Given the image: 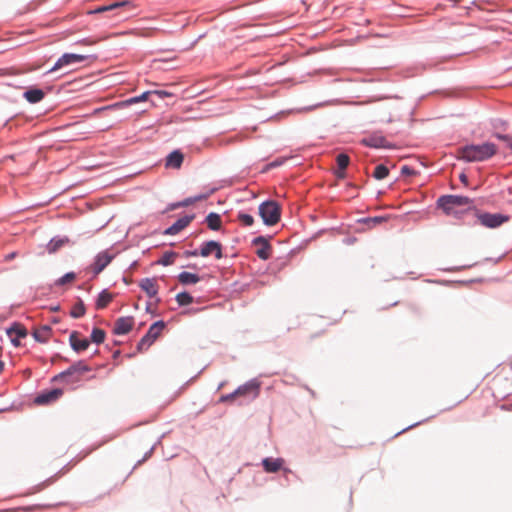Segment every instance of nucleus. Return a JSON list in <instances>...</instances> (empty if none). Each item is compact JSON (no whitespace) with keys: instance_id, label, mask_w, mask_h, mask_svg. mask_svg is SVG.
I'll use <instances>...</instances> for the list:
<instances>
[{"instance_id":"nucleus-8","label":"nucleus","mask_w":512,"mask_h":512,"mask_svg":"<svg viewBox=\"0 0 512 512\" xmlns=\"http://www.w3.org/2000/svg\"><path fill=\"white\" fill-rule=\"evenodd\" d=\"M214 254L216 259H221L222 255V246L217 241H208L203 243L200 248V252L194 251L191 253L192 256L201 255L202 257H208L209 255Z\"/></svg>"},{"instance_id":"nucleus-16","label":"nucleus","mask_w":512,"mask_h":512,"mask_svg":"<svg viewBox=\"0 0 512 512\" xmlns=\"http://www.w3.org/2000/svg\"><path fill=\"white\" fill-rule=\"evenodd\" d=\"M62 395V390L53 389L46 393H42L35 398V403L38 405L48 404L57 400Z\"/></svg>"},{"instance_id":"nucleus-39","label":"nucleus","mask_w":512,"mask_h":512,"mask_svg":"<svg viewBox=\"0 0 512 512\" xmlns=\"http://www.w3.org/2000/svg\"><path fill=\"white\" fill-rule=\"evenodd\" d=\"M401 174L404 176H413L416 174L415 170L407 165L401 167Z\"/></svg>"},{"instance_id":"nucleus-14","label":"nucleus","mask_w":512,"mask_h":512,"mask_svg":"<svg viewBox=\"0 0 512 512\" xmlns=\"http://www.w3.org/2000/svg\"><path fill=\"white\" fill-rule=\"evenodd\" d=\"M69 342L72 349L77 353L85 351L90 344L87 338H80L79 333L77 331H73L70 334Z\"/></svg>"},{"instance_id":"nucleus-49","label":"nucleus","mask_w":512,"mask_h":512,"mask_svg":"<svg viewBox=\"0 0 512 512\" xmlns=\"http://www.w3.org/2000/svg\"><path fill=\"white\" fill-rule=\"evenodd\" d=\"M4 366H5L4 362L0 360V374L3 372Z\"/></svg>"},{"instance_id":"nucleus-42","label":"nucleus","mask_w":512,"mask_h":512,"mask_svg":"<svg viewBox=\"0 0 512 512\" xmlns=\"http://www.w3.org/2000/svg\"><path fill=\"white\" fill-rule=\"evenodd\" d=\"M236 398H237L236 395H234V392H232L230 394L222 396L220 400L222 402H227V401H233Z\"/></svg>"},{"instance_id":"nucleus-29","label":"nucleus","mask_w":512,"mask_h":512,"mask_svg":"<svg viewBox=\"0 0 512 512\" xmlns=\"http://www.w3.org/2000/svg\"><path fill=\"white\" fill-rule=\"evenodd\" d=\"M206 195H198V196H195V197H189V198H186L185 200L177 203V204H174L173 205V208H178V207H186V206H189L197 201H201V200H204L206 199Z\"/></svg>"},{"instance_id":"nucleus-32","label":"nucleus","mask_w":512,"mask_h":512,"mask_svg":"<svg viewBox=\"0 0 512 512\" xmlns=\"http://www.w3.org/2000/svg\"><path fill=\"white\" fill-rule=\"evenodd\" d=\"M388 174H389V169L383 164L377 165L373 172V176L377 180H382V179L386 178L388 176Z\"/></svg>"},{"instance_id":"nucleus-18","label":"nucleus","mask_w":512,"mask_h":512,"mask_svg":"<svg viewBox=\"0 0 512 512\" xmlns=\"http://www.w3.org/2000/svg\"><path fill=\"white\" fill-rule=\"evenodd\" d=\"M336 162L338 165V169L335 171V175L337 178L343 179L345 178V169L348 167L350 163V158L347 154L341 153L337 155Z\"/></svg>"},{"instance_id":"nucleus-19","label":"nucleus","mask_w":512,"mask_h":512,"mask_svg":"<svg viewBox=\"0 0 512 512\" xmlns=\"http://www.w3.org/2000/svg\"><path fill=\"white\" fill-rule=\"evenodd\" d=\"M284 460L282 458H265L262 461L264 470L268 473H275L282 468Z\"/></svg>"},{"instance_id":"nucleus-3","label":"nucleus","mask_w":512,"mask_h":512,"mask_svg":"<svg viewBox=\"0 0 512 512\" xmlns=\"http://www.w3.org/2000/svg\"><path fill=\"white\" fill-rule=\"evenodd\" d=\"M472 200L466 196L459 195H444L438 198L437 206L441 208L446 215H453L458 213L459 207H470Z\"/></svg>"},{"instance_id":"nucleus-33","label":"nucleus","mask_w":512,"mask_h":512,"mask_svg":"<svg viewBox=\"0 0 512 512\" xmlns=\"http://www.w3.org/2000/svg\"><path fill=\"white\" fill-rule=\"evenodd\" d=\"M105 340V332L100 328H94L91 333V341L101 344Z\"/></svg>"},{"instance_id":"nucleus-36","label":"nucleus","mask_w":512,"mask_h":512,"mask_svg":"<svg viewBox=\"0 0 512 512\" xmlns=\"http://www.w3.org/2000/svg\"><path fill=\"white\" fill-rule=\"evenodd\" d=\"M63 240H51L47 245V250L49 253L56 252L61 246H63Z\"/></svg>"},{"instance_id":"nucleus-13","label":"nucleus","mask_w":512,"mask_h":512,"mask_svg":"<svg viewBox=\"0 0 512 512\" xmlns=\"http://www.w3.org/2000/svg\"><path fill=\"white\" fill-rule=\"evenodd\" d=\"M194 219V215H185L179 218L173 225L166 229L165 234L176 235L186 228Z\"/></svg>"},{"instance_id":"nucleus-38","label":"nucleus","mask_w":512,"mask_h":512,"mask_svg":"<svg viewBox=\"0 0 512 512\" xmlns=\"http://www.w3.org/2000/svg\"><path fill=\"white\" fill-rule=\"evenodd\" d=\"M385 220L386 219L384 217L377 216V217L367 218L364 220V222L369 224L370 226H375L377 224L384 222Z\"/></svg>"},{"instance_id":"nucleus-35","label":"nucleus","mask_w":512,"mask_h":512,"mask_svg":"<svg viewBox=\"0 0 512 512\" xmlns=\"http://www.w3.org/2000/svg\"><path fill=\"white\" fill-rule=\"evenodd\" d=\"M76 274L74 272H68L61 278H59L56 282L57 285H65L67 283H71L75 280Z\"/></svg>"},{"instance_id":"nucleus-27","label":"nucleus","mask_w":512,"mask_h":512,"mask_svg":"<svg viewBox=\"0 0 512 512\" xmlns=\"http://www.w3.org/2000/svg\"><path fill=\"white\" fill-rule=\"evenodd\" d=\"M7 334L9 337L15 336L24 338L27 336V330L22 324L15 323L12 327L7 329Z\"/></svg>"},{"instance_id":"nucleus-25","label":"nucleus","mask_w":512,"mask_h":512,"mask_svg":"<svg viewBox=\"0 0 512 512\" xmlns=\"http://www.w3.org/2000/svg\"><path fill=\"white\" fill-rule=\"evenodd\" d=\"M178 280L181 284L188 285V284H196L200 281V277L197 274H193L190 272H181L178 275Z\"/></svg>"},{"instance_id":"nucleus-26","label":"nucleus","mask_w":512,"mask_h":512,"mask_svg":"<svg viewBox=\"0 0 512 512\" xmlns=\"http://www.w3.org/2000/svg\"><path fill=\"white\" fill-rule=\"evenodd\" d=\"M206 223L211 230H219L222 224L221 217L217 213H209L206 217Z\"/></svg>"},{"instance_id":"nucleus-15","label":"nucleus","mask_w":512,"mask_h":512,"mask_svg":"<svg viewBox=\"0 0 512 512\" xmlns=\"http://www.w3.org/2000/svg\"><path fill=\"white\" fill-rule=\"evenodd\" d=\"M140 288L147 294L148 297L153 298L158 294L159 287L154 278H144L139 282Z\"/></svg>"},{"instance_id":"nucleus-7","label":"nucleus","mask_w":512,"mask_h":512,"mask_svg":"<svg viewBox=\"0 0 512 512\" xmlns=\"http://www.w3.org/2000/svg\"><path fill=\"white\" fill-rule=\"evenodd\" d=\"M86 59H87V56H85V55L74 54V53H65L56 61L54 66L49 70V73L60 70L66 66L82 62Z\"/></svg>"},{"instance_id":"nucleus-22","label":"nucleus","mask_w":512,"mask_h":512,"mask_svg":"<svg viewBox=\"0 0 512 512\" xmlns=\"http://www.w3.org/2000/svg\"><path fill=\"white\" fill-rule=\"evenodd\" d=\"M45 94L41 89H29L24 93V98L30 103H38L44 98Z\"/></svg>"},{"instance_id":"nucleus-10","label":"nucleus","mask_w":512,"mask_h":512,"mask_svg":"<svg viewBox=\"0 0 512 512\" xmlns=\"http://www.w3.org/2000/svg\"><path fill=\"white\" fill-rule=\"evenodd\" d=\"M134 325V319L131 316L120 317L116 320L113 332L116 335H125L131 331Z\"/></svg>"},{"instance_id":"nucleus-24","label":"nucleus","mask_w":512,"mask_h":512,"mask_svg":"<svg viewBox=\"0 0 512 512\" xmlns=\"http://www.w3.org/2000/svg\"><path fill=\"white\" fill-rule=\"evenodd\" d=\"M150 95H152V92L146 91V92L142 93L140 96L132 97L127 100L121 101V102L117 103L116 106L125 107V106H129V105H132V104H135L138 102L147 101Z\"/></svg>"},{"instance_id":"nucleus-21","label":"nucleus","mask_w":512,"mask_h":512,"mask_svg":"<svg viewBox=\"0 0 512 512\" xmlns=\"http://www.w3.org/2000/svg\"><path fill=\"white\" fill-rule=\"evenodd\" d=\"M128 6H131L130 2H128V1L115 2L110 5L100 6V7L96 8L95 10L89 11V14L113 11V10L128 7Z\"/></svg>"},{"instance_id":"nucleus-48","label":"nucleus","mask_w":512,"mask_h":512,"mask_svg":"<svg viewBox=\"0 0 512 512\" xmlns=\"http://www.w3.org/2000/svg\"><path fill=\"white\" fill-rule=\"evenodd\" d=\"M15 256H16V254H15L14 252H13V253H10V254H8V255H6V256H5V260H6V261H10V260L14 259V258H15Z\"/></svg>"},{"instance_id":"nucleus-17","label":"nucleus","mask_w":512,"mask_h":512,"mask_svg":"<svg viewBox=\"0 0 512 512\" xmlns=\"http://www.w3.org/2000/svg\"><path fill=\"white\" fill-rule=\"evenodd\" d=\"M258 389H259L258 383L255 381H250V382H247L244 385L238 387L234 391V395H236V397L246 396L248 394H253L254 396H257Z\"/></svg>"},{"instance_id":"nucleus-47","label":"nucleus","mask_w":512,"mask_h":512,"mask_svg":"<svg viewBox=\"0 0 512 512\" xmlns=\"http://www.w3.org/2000/svg\"><path fill=\"white\" fill-rule=\"evenodd\" d=\"M500 408L504 411H512V404L511 405H501Z\"/></svg>"},{"instance_id":"nucleus-45","label":"nucleus","mask_w":512,"mask_h":512,"mask_svg":"<svg viewBox=\"0 0 512 512\" xmlns=\"http://www.w3.org/2000/svg\"><path fill=\"white\" fill-rule=\"evenodd\" d=\"M10 338H11V342L14 346H16V347L20 346L19 337L12 336Z\"/></svg>"},{"instance_id":"nucleus-37","label":"nucleus","mask_w":512,"mask_h":512,"mask_svg":"<svg viewBox=\"0 0 512 512\" xmlns=\"http://www.w3.org/2000/svg\"><path fill=\"white\" fill-rule=\"evenodd\" d=\"M175 258H176V254L175 253H173V252L165 253L162 256V259H161L160 263L165 265V266L171 265V264L174 263Z\"/></svg>"},{"instance_id":"nucleus-9","label":"nucleus","mask_w":512,"mask_h":512,"mask_svg":"<svg viewBox=\"0 0 512 512\" xmlns=\"http://www.w3.org/2000/svg\"><path fill=\"white\" fill-rule=\"evenodd\" d=\"M113 255H110L107 251L100 252L96 255L95 261L91 266L92 271L95 275L101 273L112 261Z\"/></svg>"},{"instance_id":"nucleus-2","label":"nucleus","mask_w":512,"mask_h":512,"mask_svg":"<svg viewBox=\"0 0 512 512\" xmlns=\"http://www.w3.org/2000/svg\"><path fill=\"white\" fill-rule=\"evenodd\" d=\"M91 368L84 361H78L72 364L65 371L55 375L52 379L54 382H64L67 384H75L83 379V375L90 372Z\"/></svg>"},{"instance_id":"nucleus-50","label":"nucleus","mask_w":512,"mask_h":512,"mask_svg":"<svg viewBox=\"0 0 512 512\" xmlns=\"http://www.w3.org/2000/svg\"><path fill=\"white\" fill-rule=\"evenodd\" d=\"M46 486H47L46 483H42L41 488H44Z\"/></svg>"},{"instance_id":"nucleus-34","label":"nucleus","mask_w":512,"mask_h":512,"mask_svg":"<svg viewBox=\"0 0 512 512\" xmlns=\"http://www.w3.org/2000/svg\"><path fill=\"white\" fill-rule=\"evenodd\" d=\"M237 219L241 222L244 226H251L254 223L253 216L246 214V213H239L237 216Z\"/></svg>"},{"instance_id":"nucleus-11","label":"nucleus","mask_w":512,"mask_h":512,"mask_svg":"<svg viewBox=\"0 0 512 512\" xmlns=\"http://www.w3.org/2000/svg\"><path fill=\"white\" fill-rule=\"evenodd\" d=\"M361 144L371 148H389L390 145L386 138L380 134H372L369 137L363 138Z\"/></svg>"},{"instance_id":"nucleus-31","label":"nucleus","mask_w":512,"mask_h":512,"mask_svg":"<svg viewBox=\"0 0 512 512\" xmlns=\"http://www.w3.org/2000/svg\"><path fill=\"white\" fill-rule=\"evenodd\" d=\"M176 301L180 306H186L193 303V297L187 292H181L176 295Z\"/></svg>"},{"instance_id":"nucleus-12","label":"nucleus","mask_w":512,"mask_h":512,"mask_svg":"<svg viewBox=\"0 0 512 512\" xmlns=\"http://www.w3.org/2000/svg\"><path fill=\"white\" fill-rule=\"evenodd\" d=\"M253 244L255 246H259L256 250V255L260 259L267 260L271 257L272 248L264 237H257L256 239H254Z\"/></svg>"},{"instance_id":"nucleus-44","label":"nucleus","mask_w":512,"mask_h":512,"mask_svg":"<svg viewBox=\"0 0 512 512\" xmlns=\"http://www.w3.org/2000/svg\"><path fill=\"white\" fill-rule=\"evenodd\" d=\"M474 391V388L471 387L470 389H468L464 394H463V397L461 398L460 402L467 399L469 397V395Z\"/></svg>"},{"instance_id":"nucleus-30","label":"nucleus","mask_w":512,"mask_h":512,"mask_svg":"<svg viewBox=\"0 0 512 512\" xmlns=\"http://www.w3.org/2000/svg\"><path fill=\"white\" fill-rule=\"evenodd\" d=\"M85 306L82 301L77 302L71 309L70 315L73 318H80L85 314Z\"/></svg>"},{"instance_id":"nucleus-23","label":"nucleus","mask_w":512,"mask_h":512,"mask_svg":"<svg viewBox=\"0 0 512 512\" xmlns=\"http://www.w3.org/2000/svg\"><path fill=\"white\" fill-rule=\"evenodd\" d=\"M183 162V154L179 151L170 153L166 160V165L173 168H180Z\"/></svg>"},{"instance_id":"nucleus-20","label":"nucleus","mask_w":512,"mask_h":512,"mask_svg":"<svg viewBox=\"0 0 512 512\" xmlns=\"http://www.w3.org/2000/svg\"><path fill=\"white\" fill-rule=\"evenodd\" d=\"M52 330L49 326H41L40 328H37L33 332V337L36 341L45 343L49 340L51 337Z\"/></svg>"},{"instance_id":"nucleus-28","label":"nucleus","mask_w":512,"mask_h":512,"mask_svg":"<svg viewBox=\"0 0 512 512\" xmlns=\"http://www.w3.org/2000/svg\"><path fill=\"white\" fill-rule=\"evenodd\" d=\"M113 299V295L109 293L107 290H103L96 301V308L103 309L105 308Z\"/></svg>"},{"instance_id":"nucleus-5","label":"nucleus","mask_w":512,"mask_h":512,"mask_svg":"<svg viewBox=\"0 0 512 512\" xmlns=\"http://www.w3.org/2000/svg\"><path fill=\"white\" fill-rule=\"evenodd\" d=\"M510 217L508 215L500 214V213H479L477 214L478 222L490 229H495L508 222Z\"/></svg>"},{"instance_id":"nucleus-46","label":"nucleus","mask_w":512,"mask_h":512,"mask_svg":"<svg viewBox=\"0 0 512 512\" xmlns=\"http://www.w3.org/2000/svg\"><path fill=\"white\" fill-rule=\"evenodd\" d=\"M460 180H461V182H462L463 184H465V185H467V184H468V177H467V175H466V174L462 173V174L460 175Z\"/></svg>"},{"instance_id":"nucleus-40","label":"nucleus","mask_w":512,"mask_h":512,"mask_svg":"<svg viewBox=\"0 0 512 512\" xmlns=\"http://www.w3.org/2000/svg\"><path fill=\"white\" fill-rule=\"evenodd\" d=\"M97 43V40L96 39H93V38H84V39H81L77 42V44L79 45H83V46H91V45H94Z\"/></svg>"},{"instance_id":"nucleus-43","label":"nucleus","mask_w":512,"mask_h":512,"mask_svg":"<svg viewBox=\"0 0 512 512\" xmlns=\"http://www.w3.org/2000/svg\"><path fill=\"white\" fill-rule=\"evenodd\" d=\"M500 139L505 140L508 142V147L512 150V138H509L508 136H499Z\"/></svg>"},{"instance_id":"nucleus-1","label":"nucleus","mask_w":512,"mask_h":512,"mask_svg":"<svg viewBox=\"0 0 512 512\" xmlns=\"http://www.w3.org/2000/svg\"><path fill=\"white\" fill-rule=\"evenodd\" d=\"M497 153L494 143L486 142L480 145H467L457 149L456 157L466 162H481L490 159Z\"/></svg>"},{"instance_id":"nucleus-41","label":"nucleus","mask_w":512,"mask_h":512,"mask_svg":"<svg viewBox=\"0 0 512 512\" xmlns=\"http://www.w3.org/2000/svg\"><path fill=\"white\" fill-rule=\"evenodd\" d=\"M152 94H156L158 95L160 98H164V97H170L172 94L167 92V91H163V90H155V91H151Z\"/></svg>"},{"instance_id":"nucleus-6","label":"nucleus","mask_w":512,"mask_h":512,"mask_svg":"<svg viewBox=\"0 0 512 512\" xmlns=\"http://www.w3.org/2000/svg\"><path fill=\"white\" fill-rule=\"evenodd\" d=\"M165 327V323L163 321H157L153 323L145 336L142 337L140 342L138 343V350L147 349L151 346V344L157 339V337L161 334Z\"/></svg>"},{"instance_id":"nucleus-4","label":"nucleus","mask_w":512,"mask_h":512,"mask_svg":"<svg viewBox=\"0 0 512 512\" xmlns=\"http://www.w3.org/2000/svg\"><path fill=\"white\" fill-rule=\"evenodd\" d=\"M259 215L266 225L273 226L280 220L281 208L275 201H266L259 206Z\"/></svg>"}]
</instances>
